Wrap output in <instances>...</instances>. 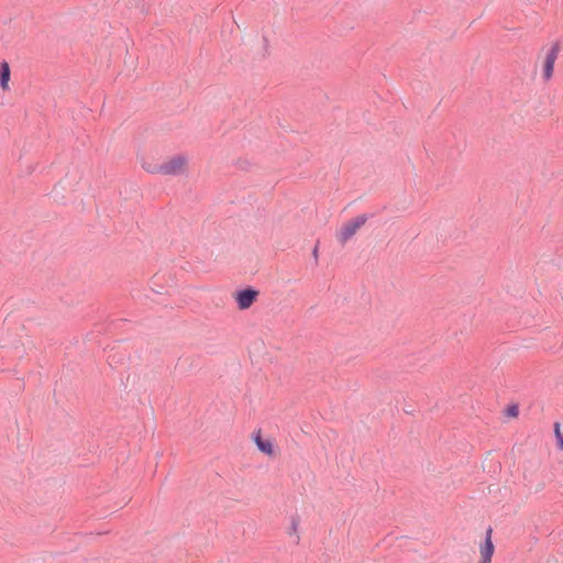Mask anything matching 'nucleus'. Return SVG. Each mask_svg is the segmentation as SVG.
Masks as SVG:
<instances>
[{"instance_id":"20e7f679","label":"nucleus","mask_w":563,"mask_h":563,"mask_svg":"<svg viewBox=\"0 0 563 563\" xmlns=\"http://www.w3.org/2000/svg\"><path fill=\"white\" fill-rule=\"evenodd\" d=\"M258 291L252 287L244 288L235 292V301L240 310L249 309L257 299Z\"/></svg>"},{"instance_id":"f8f14e48","label":"nucleus","mask_w":563,"mask_h":563,"mask_svg":"<svg viewBox=\"0 0 563 563\" xmlns=\"http://www.w3.org/2000/svg\"><path fill=\"white\" fill-rule=\"evenodd\" d=\"M312 255L313 257L317 260L318 258V245L314 246L313 251H312Z\"/></svg>"},{"instance_id":"ddd939ff","label":"nucleus","mask_w":563,"mask_h":563,"mask_svg":"<svg viewBox=\"0 0 563 563\" xmlns=\"http://www.w3.org/2000/svg\"><path fill=\"white\" fill-rule=\"evenodd\" d=\"M267 42V38L266 37H263V44L265 45Z\"/></svg>"},{"instance_id":"423d86ee","label":"nucleus","mask_w":563,"mask_h":563,"mask_svg":"<svg viewBox=\"0 0 563 563\" xmlns=\"http://www.w3.org/2000/svg\"><path fill=\"white\" fill-rule=\"evenodd\" d=\"M11 71L9 64L3 60L0 63V87L3 90H7L9 88V80H10Z\"/></svg>"},{"instance_id":"9b49d317","label":"nucleus","mask_w":563,"mask_h":563,"mask_svg":"<svg viewBox=\"0 0 563 563\" xmlns=\"http://www.w3.org/2000/svg\"><path fill=\"white\" fill-rule=\"evenodd\" d=\"M290 529H291L290 533H294V534L297 533V530H298V521H297V519L292 518Z\"/></svg>"},{"instance_id":"0eeeda50","label":"nucleus","mask_w":563,"mask_h":563,"mask_svg":"<svg viewBox=\"0 0 563 563\" xmlns=\"http://www.w3.org/2000/svg\"><path fill=\"white\" fill-rule=\"evenodd\" d=\"M254 441L258 450L267 455H272L274 452L273 443L269 440H264L261 437L260 431L255 434Z\"/></svg>"},{"instance_id":"f03ea898","label":"nucleus","mask_w":563,"mask_h":563,"mask_svg":"<svg viewBox=\"0 0 563 563\" xmlns=\"http://www.w3.org/2000/svg\"><path fill=\"white\" fill-rule=\"evenodd\" d=\"M366 221L367 217L362 214L344 223L338 233L339 242L341 244H345L356 233V231L365 224Z\"/></svg>"},{"instance_id":"1a4fd4ad","label":"nucleus","mask_w":563,"mask_h":563,"mask_svg":"<svg viewBox=\"0 0 563 563\" xmlns=\"http://www.w3.org/2000/svg\"><path fill=\"white\" fill-rule=\"evenodd\" d=\"M519 413V409L517 405H511L507 408V415L510 417H517Z\"/></svg>"},{"instance_id":"f257e3e1","label":"nucleus","mask_w":563,"mask_h":563,"mask_svg":"<svg viewBox=\"0 0 563 563\" xmlns=\"http://www.w3.org/2000/svg\"><path fill=\"white\" fill-rule=\"evenodd\" d=\"M188 159L185 155H176L161 165H155L152 172H161L162 175L179 176L184 174Z\"/></svg>"},{"instance_id":"7ed1b4c3","label":"nucleus","mask_w":563,"mask_h":563,"mask_svg":"<svg viewBox=\"0 0 563 563\" xmlns=\"http://www.w3.org/2000/svg\"><path fill=\"white\" fill-rule=\"evenodd\" d=\"M561 51L560 43L555 42L547 52L542 66V76L544 80H549L553 75L554 63Z\"/></svg>"},{"instance_id":"6e6552de","label":"nucleus","mask_w":563,"mask_h":563,"mask_svg":"<svg viewBox=\"0 0 563 563\" xmlns=\"http://www.w3.org/2000/svg\"><path fill=\"white\" fill-rule=\"evenodd\" d=\"M554 432H555V438H556V441H558V446L559 449H563V434L561 433V430H560V423L559 422H555L554 423Z\"/></svg>"},{"instance_id":"9d476101","label":"nucleus","mask_w":563,"mask_h":563,"mask_svg":"<svg viewBox=\"0 0 563 563\" xmlns=\"http://www.w3.org/2000/svg\"><path fill=\"white\" fill-rule=\"evenodd\" d=\"M157 165L156 163H146L144 162L142 164V167L150 174H161V172H152L151 169H153V167Z\"/></svg>"},{"instance_id":"39448f33","label":"nucleus","mask_w":563,"mask_h":563,"mask_svg":"<svg viewBox=\"0 0 563 563\" xmlns=\"http://www.w3.org/2000/svg\"><path fill=\"white\" fill-rule=\"evenodd\" d=\"M492 528L486 530L484 543L481 545V561L479 563H490L494 554V544L492 541Z\"/></svg>"}]
</instances>
